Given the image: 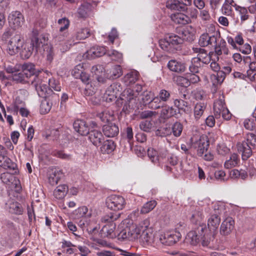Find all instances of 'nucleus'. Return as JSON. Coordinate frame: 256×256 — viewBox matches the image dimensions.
Returning <instances> with one entry per match:
<instances>
[{
	"label": "nucleus",
	"instance_id": "nucleus-1",
	"mask_svg": "<svg viewBox=\"0 0 256 256\" xmlns=\"http://www.w3.org/2000/svg\"><path fill=\"white\" fill-rule=\"evenodd\" d=\"M238 152L242 154V160H246L252 155L253 151L256 150V135L253 133H248L246 141L237 144Z\"/></svg>",
	"mask_w": 256,
	"mask_h": 256
},
{
	"label": "nucleus",
	"instance_id": "nucleus-2",
	"mask_svg": "<svg viewBox=\"0 0 256 256\" xmlns=\"http://www.w3.org/2000/svg\"><path fill=\"white\" fill-rule=\"evenodd\" d=\"M148 221L145 220L138 225V228L140 231L138 239L139 238L140 242L144 246L153 245L155 242V237L152 230L148 226Z\"/></svg>",
	"mask_w": 256,
	"mask_h": 256
},
{
	"label": "nucleus",
	"instance_id": "nucleus-3",
	"mask_svg": "<svg viewBox=\"0 0 256 256\" xmlns=\"http://www.w3.org/2000/svg\"><path fill=\"white\" fill-rule=\"evenodd\" d=\"M120 216V214L110 212L108 214L104 215L102 218V222L106 224L101 230L102 234H103L104 236L113 238L116 236L114 232L116 224L114 222V221L118 220Z\"/></svg>",
	"mask_w": 256,
	"mask_h": 256
},
{
	"label": "nucleus",
	"instance_id": "nucleus-4",
	"mask_svg": "<svg viewBox=\"0 0 256 256\" xmlns=\"http://www.w3.org/2000/svg\"><path fill=\"white\" fill-rule=\"evenodd\" d=\"M182 44L180 37L174 34H171L159 40L160 48L166 52L172 53L179 50Z\"/></svg>",
	"mask_w": 256,
	"mask_h": 256
},
{
	"label": "nucleus",
	"instance_id": "nucleus-5",
	"mask_svg": "<svg viewBox=\"0 0 256 256\" xmlns=\"http://www.w3.org/2000/svg\"><path fill=\"white\" fill-rule=\"evenodd\" d=\"M54 41L55 47L62 52H64L70 50L71 46L77 44L73 36H69L67 32H64L56 36Z\"/></svg>",
	"mask_w": 256,
	"mask_h": 256
},
{
	"label": "nucleus",
	"instance_id": "nucleus-6",
	"mask_svg": "<svg viewBox=\"0 0 256 256\" xmlns=\"http://www.w3.org/2000/svg\"><path fill=\"white\" fill-rule=\"evenodd\" d=\"M191 147L197 150L198 156H202L208 151L209 141L206 136H194L190 138Z\"/></svg>",
	"mask_w": 256,
	"mask_h": 256
},
{
	"label": "nucleus",
	"instance_id": "nucleus-7",
	"mask_svg": "<svg viewBox=\"0 0 256 256\" xmlns=\"http://www.w3.org/2000/svg\"><path fill=\"white\" fill-rule=\"evenodd\" d=\"M213 109L216 118H220L222 116L224 120H228L232 118V114L226 106L224 96L214 102Z\"/></svg>",
	"mask_w": 256,
	"mask_h": 256
},
{
	"label": "nucleus",
	"instance_id": "nucleus-8",
	"mask_svg": "<svg viewBox=\"0 0 256 256\" xmlns=\"http://www.w3.org/2000/svg\"><path fill=\"white\" fill-rule=\"evenodd\" d=\"M142 89V85L136 84L133 89L129 88L124 91L122 97L120 98L122 102L123 103L124 101L126 103H128V107L129 108L130 106L132 107L133 105L136 104V98Z\"/></svg>",
	"mask_w": 256,
	"mask_h": 256
},
{
	"label": "nucleus",
	"instance_id": "nucleus-9",
	"mask_svg": "<svg viewBox=\"0 0 256 256\" xmlns=\"http://www.w3.org/2000/svg\"><path fill=\"white\" fill-rule=\"evenodd\" d=\"M139 232V230L138 228V226L132 225L131 226H126L124 228H122L118 234V239L122 240H138V236Z\"/></svg>",
	"mask_w": 256,
	"mask_h": 256
},
{
	"label": "nucleus",
	"instance_id": "nucleus-10",
	"mask_svg": "<svg viewBox=\"0 0 256 256\" xmlns=\"http://www.w3.org/2000/svg\"><path fill=\"white\" fill-rule=\"evenodd\" d=\"M180 238L181 234L179 232L176 231H168L160 234L158 238L162 244L171 246L176 244Z\"/></svg>",
	"mask_w": 256,
	"mask_h": 256
},
{
	"label": "nucleus",
	"instance_id": "nucleus-11",
	"mask_svg": "<svg viewBox=\"0 0 256 256\" xmlns=\"http://www.w3.org/2000/svg\"><path fill=\"white\" fill-rule=\"evenodd\" d=\"M106 205L108 208L114 211L122 210L126 204L124 198L118 195H111L106 200Z\"/></svg>",
	"mask_w": 256,
	"mask_h": 256
},
{
	"label": "nucleus",
	"instance_id": "nucleus-12",
	"mask_svg": "<svg viewBox=\"0 0 256 256\" xmlns=\"http://www.w3.org/2000/svg\"><path fill=\"white\" fill-rule=\"evenodd\" d=\"M206 230V225H200L194 230L190 232L186 238V242L192 246H196L200 242V236Z\"/></svg>",
	"mask_w": 256,
	"mask_h": 256
},
{
	"label": "nucleus",
	"instance_id": "nucleus-13",
	"mask_svg": "<svg viewBox=\"0 0 256 256\" xmlns=\"http://www.w3.org/2000/svg\"><path fill=\"white\" fill-rule=\"evenodd\" d=\"M192 50L194 52L198 54L197 56L192 59V63L199 64V66H201L200 62L206 64L210 62L212 58L210 52L208 54L204 48L197 47H193Z\"/></svg>",
	"mask_w": 256,
	"mask_h": 256
},
{
	"label": "nucleus",
	"instance_id": "nucleus-14",
	"mask_svg": "<svg viewBox=\"0 0 256 256\" xmlns=\"http://www.w3.org/2000/svg\"><path fill=\"white\" fill-rule=\"evenodd\" d=\"M8 20L10 26L14 30L20 28L24 22L23 14L18 10L12 12L9 14Z\"/></svg>",
	"mask_w": 256,
	"mask_h": 256
},
{
	"label": "nucleus",
	"instance_id": "nucleus-15",
	"mask_svg": "<svg viewBox=\"0 0 256 256\" xmlns=\"http://www.w3.org/2000/svg\"><path fill=\"white\" fill-rule=\"evenodd\" d=\"M122 90V88L119 83H113L109 86L104 94V97L108 102L114 100Z\"/></svg>",
	"mask_w": 256,
	"mask_h": 256
},
{
	"label": "nucleus",
	"instance_id": "nucleus-16",
	"mask_svg": "<svg viewBox=\"0 0 256 256\" xmlns=\"http://www.w3.org/2000/svg\"><path fill=\"white\" fill-rule=\"evenodd\" d=\"M23 40L19 34L14 36L9 41L6 48L7 52L10 56H14L20 50Z\"/></svg>",
	"mask_w": 256,
	"mask_h": 256
},
{
	"label": "nucleus",
	"instance_id": "nucleus-17",
	"mask_svg": "<svg viewBox=\"0 0 256 256\" xmlns=\"http://www.w3.org/2000/svg\"><path fill=\"white\" fill-rule=\"evenodd\" d=\"M196 30L191 26H188L184 28L179 33L182 42H192L196 38Z\"/></svg>",
	"mask_w": 256,
	"mask_h": 256
},
{
	"label": "nucleus",
	"instance_id": "nucleus-18",
	"mask_svg": "<svg viewBox=\"0 0 256 256\" xmlns=\"http://www.w3.org/2000/svg\"><path fill=\"white\" fill-rule=\"evenodd\" d=\"M234 228V221L232 218H226L222 222L220 228V233L223 236L229 234Z\"/></svg>",
	"mask_w": 256,
	"mask_h": 256
},
{
	"label": "nucleus",
	"instance_id": "nucleus-19",
	"mask_svg": "<svg viewBox=\"0 0 256 256\" xmlns=\"http://www.w3.org/2000/svg\"><path fill=\"white\" fill-rule=\"evenodd\" d=\"M214 213L211 214L208 220V230L214 232L218 228L220 222V218L218 214V210L214 209Z\"/></svg>",
	"mask_w": 256,
	"mask_h": 256
},
{
	"label": "nucleus",
	"instance_id": "nucleus-20",
	"mask_svg": "<svg viewBox=\"0 0 256 256\" xmlns=\"http://www.w3.org/2000/svg\"><path fill=\"white\" fill-rule=\"evenodd\" d=\"M48 38L44 36H34L32 38L30 44L32 46L33 49H35L36 52L42 48L48 42Z\"/></svg>",
	"mask_w": 256,
	"mask_h": 256
},
{
	"label": "nucleus",
	"instance_id": "nucleus-21",
	"mask_svg": "<svg viewBox=\"0 0 256 256\" xmlns=\"http://www.w3.org/2000/svg\"><path fill=\"white\" fill-rule=\"evenodd\" d=\"M6 208L10 212L15 214H22L24 209L20 204L12 200H9L6 204Z\"/></svg>",
	"mask_w": 256,
	"mask_h": 256
},
{
	"label": "nucleus",
	"instance_id": "nucleus-22",
	"mask_svg": "<svg viewBox=\"0 0 256 256\" xmlns=\"http://www.w3.org/2000/svg\"><path fill=\"white\" fill-rule=\"evenodd\" d=\"M74 130L82 136H86L89 132V128L86 122L83 120H77L73 124Z\"/></svg>",
	"mask_w": 256,
	"mask_h": 256
},
{
	"label": "nucleus",
	"instance_id": "nucleus-23",
	"mask_svg": "<svg viewBox=\"0 0 256 256\" xmlns=\"http://www.w3.org/2000/svg\"><path fill=\"white\" fill-rule=\"evenodd\" d=\"M102 131L106 136L113 138L118 134L119 128L115 124L110 122L103 126Z\"/></svg>",
	"mask_w": 256,
	"mask_h": 256
},
{
	"label": "nucleus",
	"instance_id": "nucleus-24",
	"mask_svg": "<svg viewBox=\"0 0 256 256\" xmlns=\"http://www.w3.org/2000/svg\"><path fill=\"white\" fill-rule=\"evenodd\" d=\"M106 54V48L103 46H93L86 52V57L90 59L100 57Z\"/></svg>",
	"mask_w": 256,
	"mask_h": 256
},
{
	"label": "nucleus",
	"instance_id": "nucleus-25",
	"mask_svg": "<svg viewBox=\"0 0 256 256\" xmlns=\"http://www.w3.org/2000/svg\"><path fill=\"white\" fill-rule=\"evenodd\" d=\"M89 139L95 146H100L104 140L102 133L97 130H92L89 132Z\"/></svg>",
	"mask_w": 256,
	"mask_h": 256
},
{
	"label": "nucleus",
	"instance_id": "nucleus-26",
	"mask_svg": "<svg viewBox=\"0 0 256 256\" xmlns=\"http://www.w3.org/2000/svg\"><path fill=\"white\" fill-rule=\"evenodd\" d=\"M218 40L214 36H210L208 34H202L199 38L198 44L200 46L204 47L208 45H213Z\"/></svg>",
	"mask_w": 256,
	"mask_h": 256
},
{
	"label": "nucleus",
	"instance_id": "nucleus-27",
	"mask_svg": "<svg viewBox=\"0 0 256 256\" xmlns=\"http://www.w3.org/2000/svg\"><path fill=\"white\" fill-rule=\"evenodd\" d=\"M35 66L32 63H25L22 66V70L27 79L34 76V80L37 78V72Z\"/></svg>",
	"mask_w": 256,
	"mask_h": 256
},
{
	"label": "nucleus",
	"instance_id": "nucleus-28",
	"mask_svg": "<svg viewBox=\"0 0 256 256\" xmlns=\"http://www.w3.org/2000/svg\"><path fill=\"white\" fill-rule=\"evenodd\" d=\"M167 66L170 70L178 73L184 72L186 70L184 64L176 60H170L168 63Z\"/></svg>",
	"mask_w": 256,
	"mask_h": 256
},
{
	"label": "nucleus",
	"instance_id": "nucleus-29",
	"mask_svg": "<svg viewBox=\"0 0 256 256\" xmlns=\"http://www.w3.org/2000/svg\"><path fill=\"white\" fill-rule=\"evenodd\" d=\"M170 17L173 22L180 24H186L190 20L188 16L180 12L173 14L171 15Z\"/></svg>",
	"mask_w": 256,
	"mask_h": 256
},
{
	"label": "nucleus",
	"instance_id": "nucleus-30",
	"mask_svg": "<svg viewBox=\"0 0 256 256\" xmlns=\"http://www.w3.org/2000/svg\"><path fill=\"white\" fill-rule=\"evenodd\" d=\"M103 142L100 148L102 154H110L115 150L116 146L112 140H108Z\"/></svg>",
	"mask_w": 256,
	"mask_h": 256
},
{
	"label": "nucleus",
	"instance_id": "nucleus-31",
	"mask_svg": "<svg viewBox=\"0 0 256 256\" xmlns=\"http://www.w3.org/2000/svg\"><path fill=\"white\" fill-rule=\"evenodd\" d=\"M92 72L94 73L96 78L100 82L104 83L106 82L105 72L104 68L100 65L93 66L92 68Z\"/></svg>",
	"mask_w": 256,
	"mask_h": 256
},
{
	"label": "nucleus",
	"instance_id": "nucleus-32",
	"mask_svg": "<svg viewBox=\"0 0 256 256\" xmlns=\"http://www.w3.org/2000/svg\"><path fill=\"white\" fill-rule=\"evenodd\" d=\"M20 48V55L21 58L22 59L28 58L32 56L34 50L32 46H30V43H24L23 41V44Z\"/></svg>",
	"mask_w": 256,
	"mask_h": 256
},
{
	"label": "nucleus",
	"instance_id": "nucleus-33",
	"mask_svg": "<svg viewBox=\"0 0 256 256\" xmlns=\"http://www.w3.org/2000/svg\"><path fill=\"white\" fill-rule=\"evenodd\" d=\"M206 105L204 102H198L196 104L194 109V118L196 120L198 121L202 116Z\"/></svg>",
	"mask_w": 256,
	"mask_h": 256
},
{
	"label": "nucleus",
	"instance_id": "nucleus-34",
	"mask_svg": "<svg viewBox=\"0 0 256 256\" xmlns=\"http://www.w3.org/2000/svg\"><path fill=\"white\" fill-rule=\"evenodd\" d=\"M0 166L5 169L15 170L16 164L13 162L6 155L0 157Z\"/></svg>",
	"mask_w": 256,
	"mask_h": 256
},
{
	"label": "nucleus",
	"instance_id": "nucleus-35",
	"mask_svg": "<svg viewBox=\"0 0 256 256\" xmlns=\"http://www.w3.org/2000/svg\"><path fill=\"white\" fill-rule=\"evenodd\" d=\"M68 192V186L66 184L60 185L54 192V196L57 199H62Z\"/></svg>",
	"mask_w": 256,
	"mask_h": 256
},
{
	"label": "nucleus",
	"instance_id": "nucleus-36",
	"mask_svg": "<svg viewBox=\"0 0 256 256\" xmlns=\"http://www.w3.org/2000/svg\"><path fill=\"white\" fill-rule=\"evenodd\" d=\"M138 72L136 70H132L128 72L124 78L126 85L134 84L138 79Z\"/></svg>",
	"mask_w": 256,
	"mask_h": 256
},
{
	"label": "nucleus",
	"instance_id": "nucleus-37",
	"mask_svg": "<svg viewBox=\"0 0 256 256\" xmlns=\"http://www.w3.org/2000/svg\"><path fill=\"white\" fill-rule=\"evenodd\" d=\"M239 160L238 154L234 153L230 155V158L226 161L224 166L226 168H231L236 166Z\"/></svg>",
	"mask_w": 256,
	"mask_h": 256
},
{
	"label": "nucleus",
	"instance_id": "nucleus-38",
	"mask_svg": "<svg viewBox=\"0 0 256 256\" xmlns=\"http://www.w3.org/2000/svg\"><path fill=\"white\" fill-rule=\"evenodd\" d=\"M52 105V104L48 98L42 100L40 106V113L42 114L48 113L50 111Z\"/></svg>",
	"mask_w": 256,
	"mask_h": 256
},
{
	"label": "nucleus",
	"instance_id": "nucleus-39",
	"mask_svg": "<svg viewBox=\"0 0 256 256\" xmlns=\"http://www.w3.org/2000/svg\"><path fill=\"white\" fill-rule=\"evenodd\" d=\"M90 35V30L88 28H83L80 30L76 33L74 37H73L76 42H78V40H84L88 38Z\"/></svg>",
	"mask_w": 256,
	"mask_h": 256
},
{
	"label": "nucleus",
	"instance_id": "nucleus-40",
	"mask_svg": "<svg viewBox=\"0 0 256 256\" xmlns=\"http://www.w3.org/2000/svg\"><path fill=\"white\" fill-rule=\"evenodd\" d=\"M208 228H206V230L202 236H200V242L203 246H210L211 241L212 234L209 233Z\"/></svg>",
	"mask_w": 256,
	"mask_h": 256
},
{
	"label": "nucleus",
	"instance_id": "nucleus-41",
	"mask_svg": "<svg viewBox=\"0 0 256 256\" xmlns=\"http://www.w3.org/2000/svg\"><path fill=\"white\" fill-rule=\"evenodd\" d=\"M164 103L157 96H154L148 104V108L153 110H156L164 108Z\"/></svg>",
	"mask_w": 256,
	"mask_h": 256
},
{
	"label": "nucleus",
	"instance_id": "nucleus-42",
	"mask_svg": "<svg viewBox=\"0 0 256 256\" xmlns=\"http://www.w3.org/2000/svg\"><path fill=\"white\" fill-rule=\"evenodd\" d=\"M62 176L60 170H55L48 178V182L51 185H54L58 184L59 180Z\"/></svg>",
	"mask_w": 256,
	"mask_h": 256
},
{
	"label": "nucleus",
	"instance_id": "nucleus-43",
	"mask_svg": "<svg viewBox=\"0 0 256 256\" xmlns=\"http://www.w3.org/2000/svg\"><path fill=\"white\" fill-rule=\"evenodd\" d=\"M204 217L202 210L199 207H196L192 214L191 220L193 222H196L202 220Z\"/></svg>",
	"mask_w": 256,
	"mask_h": 256
},
{
	"label": "nucleus",
	"instance_id": "nucleus-44",
	"mask_svg": "<svg viewBox=\"0 0 256 256\" xmlns=\"http://www.w3.org/2000/svg\"><path fill=\"white\" fill-rule=\"evenodd\" d=\"M157 202L154 200H150L144 204L141 208L140 212L142 214H148L156 206Z\"/></svg>",
	"mask_w": 256,
	"mask_h": 256
},
{
	"label": "nucleus",
	"instance_id": "nucleus-45",
	"mask_svg": "<svg viewBox=\"0 0 256 256\" xmlns=\"http://www.w3.org/2000/svg\"><path fill=\"white\" fill-rule=\"evenodd\" d=\"M97 116L101 120L102 122H107L113 119L114 114L109 110H104L98 114H97Z\"/></svg>",
	"mask_w": 256,
	"mask_h": 256
},
{
	"label": "nucleus",
	"instance_id": "nucleus-46",
	"mask_svg": "<svg viewBox=\"0 0 256 256\" xmlns=\"http://www.w3.org/2000/svg\"><path fill=\"white\" fill-rule=\"evenodd\" d=\"M176 110L172 106L162 108V114L166 118H170L172 116H176L177 115Z\"/></svg>",
	"mask_w": 256,
	"mask_h": 256
},
{
	"label": "nucleus",
	"instance_id": "nucleus-47",
	"mask_svg": "<svg viewBox=\"0 0 256 256\" xmlns=\"http://www.w3.org/2000/svg\"><path fill=\"white\" fill-rule=\"evenodd\" d=\"M80 75L81 76H79V78H80L84 83L86 84V88H85L86 91V94H88V95H92L94 93V92L93 90H90V92H88V90L90 82V76L88 74L82 72V74Z\"/></svg>",
	"mask_w": 256,
	"mask_h": 256
},
{
	"label": "nucleus",
	"instance_id": "nucleus-48",
	"mask_svg": "<svg viewBox=\"0 0 256 256\" xmlns=\"http://www.w3.org/2000/svg\"><path fill=\"white\" fill-rule=\"evenodd\" d=\"M12 79L13 80L17 82L26 83L28 82V79L26 78L24 73L22 71L18 73H14L12 75Z\"/></svg>",
	"mask_w": 256,
	"mask_h": 256
},
{
	"label": "nucleus",
	"instance_id": "nucleus-49",
	"mask_svg": "<svg viewBox=\"0 0 256 256\" xmlns=\"http://www.w3.org/2000/svg\"><path fill=\"white\" fill-rule=\"evenodd\" d=\"M107 55L110 57L111 59L112 60L118 61L120 62L122 58V54L119 52H118L116 50H110L108 51L106 53Z\"/></svg>",
	"mask_w": 256,
	"mask_h": 256
},
{
	"label": "nucleus",
	"instance_id": "nucleus-50",
	"mask_svg": "<svg viewBox=\"0 0 256 256\" xmlns=\"http://www.w3.org/2000/svg\"><path fill=\"white\" fill-rule=\"evenodd\" d=\"M14 176L10 173L3 172L0 174V178L4 184L8 186L12 180L14 178Z\"/></svg>",
	"mask_w": 256,
	"mask_h": 256
},
{
	"label": "nucleus",
	"instance_id": "nucleus-51",
	"mask_svg": "<svg viewBox=\"0 0 256 256\" xmlns=\"http://www.w3.org/2000/svg\"><path fill=\"white\" fill-rule=\"evenodd\" d=\"M153 127V124L150 120H143L140 124V130L146 132H150Z\"/></svg>",
	"mask_w": 256,
	"mask_h": 256
},
{
	"label": "nucleus",
	"instance_id": "nucleus-52",
	"mask_svg": "<svg viewBox=\"0 0 256 256\" xmlns=\"http://www.w3.org/2000/svg\"><path fill=\"white\" fill-rule=\"evenodd\" d=\"M110 72L111 77L112 78H116L122 74V70L120 65H116L112 68Z\"/></svg>",
	"mask_w": 256,
	"mask_h": 256
},
{
	"label": "nucleus",
	"instance_id": "nucleus-53",
	"mask_svg": "<svg viewBox=\"0 0 256 256\" xmlns=\"http://www.w3.org/2000/svg\"><path fill=\"white\" fill-rule=\"evenodd\" d=\"M213 44L214 46L215 52L217 55H221L222 54V50H224V46H226V42L223 40H220V42Z\"/></svg>",
	"mask_w": 256,
	"mask_h": 256
},
{
	"label": "nucleus",
	"instance_id": "nucleus-54",
	"mask_svg": "<svg viewBox=\"0 0 256 256\" xmlns=\"http://www.w3.org/2000/svg\"><path fill=\"white\" fill-rule=\"evenodd\" d=\"M10 188L14 189L16 192L19 193L22 190V186L20 180L14 176V178L12 180L8 186Z\"/></svg>",
	"mask_w": 256,
	"mask_h": 256
},
{
	"label": "nucleus",
	"instance_id": "nucleus-55",
	"mask_svg": "<svg viewBox=\"0 0 256 256\" xmlns=\"http://www.w3.org/2000/svg\"><path fill=\"white\" fill-rule=\"evenodd\" d=\"M156 112L148 110L141 112L139 114V116L140 119H148L152 118L154 117H156Z\"/></svg>",
	"mask_w": 256,
	"mask_h": 256
},
{
	"label": "nucleus",
	"instance_id": "nucleus-56",
	"mask_svg": "<svg viewBox=\"0 0 256 256\" xmlns=\"http://www.w3.org/2000/svg\"><path fill=\"white\" fill-rule=\"evenodd\" d=\"M182 129V125L178 122H175L171 128L174 135L176 136H179L181 134Z\"/></svg>",
	"mask_w": 256,
	"mask_h": 256
},
{
	"label": "nucleus",
	"instance_id": "nucleus-57",
	"mask_svg": "<svg viewBox=\"0 0 256 256\" xmlns=\"http://www.w3.org/2000/svg\"><path fill=\"white\" fill-rule=\"evenodd\" d=\"M48 86L52 90H54L56 92H60L61 90V86L60 82L54 78L49 79Z\"/></svg>",
	"mask_w": 256,
	"mask_h": 256
},
{
	"label": "nucleus",
	"instance_id": "nucleus-58",
	"mask_svg": "<svg viewBox=\"0 0 256 256\" xmlns=\"http://www.w3.org/2000/svg\"><path fill=\"white\" fill-rule=\"evenodd\" d=\"M256 122L254 119L246 118L244 122V126L248 130H253L256 128Z\"/></svg>",
	"mask_w": 256,
	"mask_h": 256
},
{
	"label": "nucleus",
	"instance_id": "nucleus-59",
	"mask_svg": "<svg viewBox=\"0 0 256 256\" xmlns=\"http://www.w3.org/2000/svg\"><path fill=\"white\" fill-rule=\"evenodd\" d=\"M174 105L178 110L185 111L188 106L187 102L182 100L176 99L174 102Z\"/></svg>",
	"mask_w": 256,
	"mask_h": 256
},
{
	"label": "nucleus",
	"instance_id": "nucleus-60",
	"mask_svg": "<svg viewBox=\"0 0 256 256\" xmlns=\"http://www.w3.org/2000/svg\"><path fill=\"white\" fill-rule=\"evenodd\" d=\"M176 0H168L166 3V6L168 8L172 10L182 11L180 6L178 2H176Z\"/></svg>",
	"mask_w": 256,
	"mask_h": 256
},
{
	"label": "nucleus",
	"instance_id": "nucleus-61",
	"mask_svg": "<svg viewBox=\"0 0 256 256\" xmlns=\"http://www.w3.org/2000/svg\"><path fill=\"white\" fill-rule=\"evenodd\" d=\"M158 96L163 102H166L170 97V94L166 90H162L160 91Z\"/></svg>",
	"mask_w": 256,
	"mask_h": 256
},
{
	"label": "nucleus",
	"instance_id": "nucleus-62",
	"mask_svg": "<svg viewBox=\"0 0 256 256\" xmlns=\"http://www.w3.org/2000/svg\"><path fill=\"white\" fill-rule=\"evenodd\" d=\"M58 24L60 25V32H62L68 28L70 25V22L68 19L62 18L58 20Z\"/></svg>",
	"mask_w": 256,
	"mask_h": 256
},
{
	"label": "nucleus",
	"instance_id": "nucleus-63",
	"mask_svg": "<svg viewBox=\"0 0 256 256\" xmlns=\"http://www.w3.org/2000/svg\"><path fill=\"white\" fill-rule=\"evenodd\" d=\"M158 153L156 151L152 148H149L148 150V155L150 159L153 163H156L158 161Z\"/></svg>",
	"mask_w": 256,
	"mask_h": 256
},
{
	"label": "nucleus",
	"instance_id": "nucleus-64",
	"mask_svg": "<svg viewBox=\"0 0 256 256\" xmlns=\"http://www.w3.org/2000/svg\"><path fill=\"white\" fill-rule=\"evenodd\" d=\"M234 6L224 3L222 8V13L227 16L230 15Z\"/></svg>",
	"mask_w": 256,
	"mask_h": 256
}]
</instances>
